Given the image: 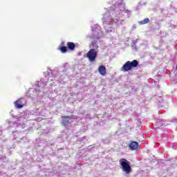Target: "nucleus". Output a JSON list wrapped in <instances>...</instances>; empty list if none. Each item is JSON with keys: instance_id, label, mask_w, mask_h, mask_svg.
<instances>
[{"instance_id": "1", "label": "nucleus", "mask_w": 177, "mask_h": 177, "mask_svg": "<svg viewBox=\"0 0 177 177\" xmlns=\"http://www.w3.org/2000/svg\"><path fill=\"white\" fill-rule=\"evenodd\" d=\"M111 6L109 8L102 19V24L106 32H114L115 29L113 28V24L116 26H124L125 24V17L124 13L127 14V17H131V10L125 9V2L124 0H113Z\"/></svg>"}, {"instance_id": "2", "label": "nucleus", "mask_w": 177, "mask_h": 177, "mask_svg": "<svg viewBox=\"0 0 177 177\" xmlns=\"http://www.w3.org/2000/svg\"><path fill=\"white\" fill-rule=\"evenodd\" d=\"M44 75H45L44 78L37 84V88L36 89L39 93L38 96L44 95V88L46 86L47 82H49V77L54 78V77H56V71L48 68V71L44 73Z\"/></svg>"}, {"instance_id": "3", "label": "nucleus", "mask_w": 177, "mask_h": 177, "mask_svg": "<svg viewBox=\"0 0 177 177\" xmlns=\"http://www.w3.org/2000/svg\"><path fill=\"white\" fill-rule=\"evenodd\" d=\"M99 41L93 40L89 45L90 50L86 54L85 57H86L90 63H95L96 62V58L97 57V54L99 53Z\"/></svg>"}, {"instance_id": "4", "label": "nucleus", "mask_w": 177, "mask_h": 177, "mask_svg": "<svg viewBox=\"0 0 177 177\" xmlns=\"http://www.w3.org/2000/svg\"><path fill=\"white\" fill-rule=\"evenodd\" d=\"M119 162L122 172L126 175H129L132 171V168L131 167L129 161L127 160V159L122 158L119 160Z\"/></svg>"}, {"instance_id": "5", "label": "nucleus", "mask_w": 177, "mask_h": 177, "mask_svg": "<svg viewBox=\"0 0 177 177\" xmlns=\"http://www.w3.org/2000/svg\"><path fill=\"white\" fill-rule=\"evenodd\" d=\"M92 31H93V35L88 36V38H91V39H93V41H98V42H100V35H102V28L98 24H95L94 27H92Z\"/></svg>"}, {"instance_id": "6", "label": "nucleus", "mask_w": 177, "mask_h": 177, "mask_svg": "<svg viewBox=\"0 0 177 177\" xmlns=\"http://www.w3.org/2000/svg\"><path fill=\"white\" fill-rule=\"evenodd\" d=\"M139 64V62L138 60H133L127 61L121 68V71H124V73H127V71H130V70H132V68L135 67H138V65Z\"/></svg>"}, {"instance_id": "7", "label": "nucleus", "mask_w": 177, "mask_h": 177, "mask_svg": "<svg viewBox=\"0 0 177 177\" xmlns=\"http://www.w3.org/2000/svg\"><path fill=\"white\" fill-rule=\"evenodd\" d=\"M26 100H24V98H21L17 101L15 102L14 104L16 109H21L24 106Z\"/></svg>"}, {"instance_id": "8", "label": "nucleus", "mask_w": 177, "mask_h": 177, "mask_svg": "<svg viewBox=\"0 0 177 177\" xmlns=\"http://www.w3.org/2000/svg\"><path fill=\"white\" fill-rule=\"evenodd\" d=\"M129 149L130 150H138L139 149V143L135 141H131L129 144Z\"/></svg>"}, {"instance_id": "9", "label": "nucleus", "mask_w": 177, "mask_h": 177, "mask_svg": "<svg viewBox=\"0 0 177 177\" xmlns=\"http://www.w3.org/2000/svg\"><path fill=\"white\" fill-rule=\"evenodd\" d=\"M40 111H41V108H38L26 114V115L27 114H30V115H36L37 117H39V115H41Z\"/></svg>"}, {"instance_id": "10", "label": "nucleus", "mask_w": 177, "mask_h": 177, "mask_svg": "<svg viewBox=\"0 0 177 177\" xmlns=\"http://www.w3.org/2000/svg\"><path fill=\"white\" fill-rule=\"evenodd\" d=\"M70 120H71V117L65 116L62 118V124L63 125H68L70 124Z\"/></svg>"}, {"instance_id": "11", "label": "nucleus", "mask_w": 177, "mask_h": 177, "mask_svg": "<svg viewBox=\"0 0 177 177\" xmlns=\"http://www.w3.org/2000/svg\"><path fill=\"white\" fill-rule=\"evenodd\" d=\"M98 72L100 74H101V75H106V66L103 65L100 66L98 68Z\"/></svg>"}, {"instance_id": "12", "label": "nucleus", "mask_w": 177, "mask_h": 177, "mask_svg": "<svg viewBox=\"0 0 177 177\" xmlns=\"http://www.w3.org/2000/svg\"><path fill=\"white\" fill-rule=\"evenodd\" d=\"M12 117L16 120L17 121H21L22 122H24L26 120V115H21V116H15L13 114H11Z\"/></svg>"}, {"instance_id": "13", "label": "nucleus", "mask_w": 177, "mask_h": 177, "mask_svg": "<svg viewBox=\"0 0 177 177\" xmlns=\"http://www.w3.org/2000/svg\"><path fill=\"white\" fill-rule=\"evenodd\" d=\"M150 22V19L149 18H145L142 21H138V24L140 26H143V24H147V23Z\"/></svg>"}, {"instance_id": "14", "label": "nucleus", "mask_w": 177, "mask_h": 177, "mask_svg": "<svg viewBox=\"0 0 177 177\" xmlns=\"http://www.w3.org/2000/svg\"><path fill=\"white\" fill-rule=\"evenodd\" d=\"M67 46L71 50H74V49H75V44L73 42H68Z\"/></svg>"}, {"instance_id": "15", "label": "nucleus", "mask_w": 177, "mask_h": 177, "mask_svg": "<svg viewBox=\"0 0 177 177\" xmlns=\"http://www.w3.org/2000/svg\"><path fill=\"white\" fill-rule=\"evenodd\" d=\"M46 114V109L41 108L40 110V115L41 117H45V115Z\"/></svg>"}, {"instance_id": "16", "label": "nucleus", "mask_w": 177, "mask_h": 177, "mask_svg": "<svg viewBox=\"0 0 177 177\" xmlns=\"http://www.w3.org/2000/svg\"><path fill=\"white\" fill-rule=\"evenodd\" d=\"M60 50L62 53H66L67 52V47L62 46L61 47Z\"/></svg>"}, {"instance_id": "17", "label": "nucleus", "mask_w": 177, "mask_h": 177, "mask_svg": "<svg viewBox=\"0 0 177 177\" xmlns=\"http://www.w3.org/2000/svg\"><path fill=\"white\" fill-rule=\"evenodd\" d=\"M132 48H133V49L136 50V45L135 44V43L133 44Z\"/></svg>"}, {"instance_id": "18", "label": "nucleus", "mask_w": 177, "mask_h": 177, "mask_svg": "<svg viewBox=\"0 0 177 177\" xmlns=\"http://www.w3.org/2000/svg\"><path fill=\"white\" fill-rule=\"evenodd\" d=\"M20 139H21V140H20L21 143L23 142V140H26V138L25 137L21 138Z\"/></svg>"}, {"instance_id": "19", "label": "nucleus", "mask_w": 177, "mask_h": 177, "mask_svg": "<svg viewBox=\"0 0 177 177\" xmlns=\"http://www.w3.org/2000/svg\"><path fill=\"white\" fill-rule=\"evenodd\" d=\"M63 67H64V68H67V64L66 63L64 64Z\"/></svg>"}, {"instance_id": "20", "label": "nucleus", "mask_w": 177, "mask_h": 177, "mask_svg": "<svg viewBox=\"0 0 177 177\" xmlns=\"http://www.w3.org/2000/svg\"><path fill=\"white\" fill-rule=\"evenodd\" d=\"M2 135V127H0V136Z\"/></svg>"}]
</instances>
